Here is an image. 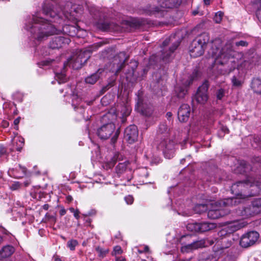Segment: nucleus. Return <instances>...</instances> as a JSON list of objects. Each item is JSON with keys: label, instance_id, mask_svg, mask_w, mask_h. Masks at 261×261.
Listing matches in <instances>:
<instances>
[{"label": "nucleus", "instance_id": "obj_46", "mask_svg": "<svg viewBox=\"0 0 261 261\" xmlns=\"http://www.w3.org/2000/svg\"><path fill=\"white\" fill-rule=\"evenodd\" d=\"M126 202L128 204H131L134 201L133 197L131 196H128L125 198Z\"/></svg>", "mask_w": 261, "mask_h": 261}, {"label": "nucleus", "instance_id": "obj_17", "mask_svg": "<svg viewBox=\"0 0 261 261\" xmlns=\"http://www.w3.org/2000/svg\"><path fill=\"white\" fill-rule=\"evenodd\" d=\"M191 114V108L187 104H182L178 109V118L180 121H187Z\"/></svg>", "mask_w": 261, "mask_h": 261}, {"label": "nucleus", "instance_id": "obj_15", "mask_svg": "<svg viewBox=\"0 0 261 261\" xmlns=\"http://www.w3.org/2000/svg\"><path fill=\"white\" fill-rule=\"evenodd\" d=\"M138 131L137 127L135 125H131L126 127L124 130V139L129 143L135 142L138 139Z\"/></svg>", "mask_w": 261, "mask_h": 261}, {"label": "nucleus", "instance_id": "obj_37", "mask_svg": "<svg viewBox=\"0 0 261 261\" xmlns=\"http://www.w3.org/2000/svg\"><path fill=\"white\" fill-rule=\"evenodd\" d=\"M252 146L254 148H261V137H256L254 139L252 142Z\"/></svg>", "mask_w": 261, "mask_h": 261}, {"label": "nucleus", "instance_id": "obj_34", "mask_svg": "<svg viewBox=\"0 0 261 261\" xmlns=\"http://www.w3.org/2000/svg\"><path fill=\"white\" fill-rule=\"evenodd\" d=\"M249 169V165L244 161H241L240 166L238 167V170L241 173L246 172Z\"/></svg>", "mask_w": 261, "mask_h": 261}, {"label": "nucleus", "instance_id": "obj_52", "mask_svg": "<svg viewBox=\"0 0 261 261\" xmlns=\"http://www.w3.org/2000/svg\"><path fill=\"white\" fill-rule=\"evenodd\" d=\"M66 200L68 202H70L71 201H72L73 200V198L71 196L68 195L66 197Z\"/></svg>", "mask_w": 261, "mask_h": 261}, {"label": "nucleus", "instance_id": "obj_54", "mask_svg": "<svg viewBox=\"0 0 261 261\" xmlns=\"http://www.w3.org/2000/svg\"><path fill=\"white\" fill-rule=\"evenodd\" d=\"M148 250H149V247L148 246H145L144 247V250L143 251H140L139 250V252L140 253H142L143 252H147V251H148Z\"/></svg>", "mask_w": 261, "mask_h": 261}, {"label": "nucleus", "instance_id": "obj_21", "mask_svg": "<svg viewBox=\"0 0 261 261\" xmlns=\"http://www.w3.org/2000/svg\"><path fill=\"white\" fill-rule=\"evenodd\" d=\"M192 82V80L190 79L186 85L179 86L177 85L175 87V93L179 98H183L187 93V86Z\"/></svg>", "mask_w": 261, "mask_h": 261}, {"label": "nucleus", "instance_id": "obj_11", "mask_svg": "<svg viewBox=\"0 0 261 261\" xmlns=\"http://www.w3.org/2000/svg\"><path fill=\"white\" fill-rule=\"evenodd\" d=\"M214 223L203 222L201 223H190L187 225V229L191 231L203 232L211 230L216 227Z\"/></svg>", "mask_w": 261, "mask_h": 261}, {"label": "nucleus", "instance_id": "obj_16", "mask_svg": "<svg viewBox=\"0 0 261 261\" xmlns=\"http://www.w3.org/2000/svg\"><path fill=\"white\" fill-rule=\"evenodd\" d=\"M137 106L139 111L141 112L142 115L146 116H150L153 112L152 106L148 103L141 96H138Z\"/></svg>", "mask_w": 261, "mask_h": 261}, {"label": "nucleus", "instance_id": "obj_27", "mask_svg": "<svg viewBox=\"0 0 261 261\" xmlns=\"http://www.w3.org/2000/svg\"><path fill=\"white\" fill-rule=\"evenodd\" d=\"M72 106L74 109L80 110V113H83V106L81 105L82 100L76 95H73L72 97Z\"/></svg>", "mask_w": 261, "mask_h": 261}, {"label": "nucleus", "instance_id": "obj_43", "mask_svg": "<svg viewBox=\"0 0 261 261\" xmlns=\"http://www.w3.org/2000/svg\"><path fill=\"white\" fill-rule=\"evenodd\" d=\"M217 97L218 99H221L224 95V91L223 89H219L216 93Z\"/></svg>", "mask_w": 261, "mask_h": 261}, {"label": "nucleus", "instance_id": "obj_14", "mask_svg": "<svg viewBox=\"0 0 261 261\" xmlns=\"http://www.w3.org/2000/svg\"><path fill=\"white\" fill-rule=\"evenodd\" d=\"M208 87V82L205 81L198 89L197 92L195 96V99L198 103L203 104L207 101L208 99L207 94Z\"/></svg>", "mask_w": 261, "mask_h": 261}, {"label": "nucleus", "instance_id": "obj_58", "mask_svg": "<svg viewBox=\"0 0 261 261\" xmlns=\"http://www.w3.org/2000/svg\"><path fill=\"white\" fill-rule=\"evenodd\" d=\"M55 261H62L61 259L58 256L55 257Z\"/></svg>", "mask_w": 261, "mask_h": 261}, {"label": "nucleus", "instance_id": "obj_62", "mask_svg": "<svg viewBox=\"0 0 261 261\" xmlns=\"http://www.w3.org/2000/svg\"><path fill=\"white\" fill-rule=\"evenodd\" d=\"M257 178L259 181V184L260 185V187H261V177L260 178L259 177H258Z\"/></svg>", "mask_w": 261, "mask_h": 261}, {"label": "nucleus", "instance_id": "obj_26", "mask_svg": "<svg viewBox=\"0 0 261 261\" xmlns=\"http://www.w3.org/2000/svg\"><path fill=\"white\" fill-rule=\"evenodd\" d=\"M128 56H126L124 52H121L116 57H115V60H117V59H119L120 62V64L117 70V73L122 70L124 66L125 62L128 60Z\"/></svg>", "mask_w": 261, "mask_h": 261}, {"label": "nucleus", "instance_id": "obj_35", "mask_svg": "<svg viewBox=\"0 0 261 261\" xmlns=\"http://www.w3.org/2000/svg\"><path fill=\"white\" fill-rule=\"evenodd\" d=\"M78 245V242L76 240H71L67 242V246L69 249L73 251L75 250V247Z\"/></svg>", "mask_w": 261, "mask_h": 261}, {"label": "nucleus", "instance_id": "obj_59", "mask_svg": "<svg viewBox=\"0 0 261 261\" xmlns=\"http://www.w3.org/2000/svg\"><path fill=\"white\" fill-rule=\"evenodd\" d=\"M198 13V11L197 10H194L192 12V14L193 15H196Z\"/></svg>", "mask_w": 261, "mask_h": 261}, {"label": "nucleus", "instance_id": "obj_39", "mask_svg": "<svg viewBox=\"0 0 261 261\" xmlns=\"http://www.w3.org/2000/svg\"><path fill=\"white\" fill-rule=\"evenodd\" d=\"M122 250L120 246H117L114 248L113 251L112 253V255L117 256V255H120L122 254Z\"/></svg>", "mask_w": 261, "mask_h": 261}, {"label": "nucleus", "instance_id": "obj_51", "mask_svg": "<svg viewBox=\"0 0 261 261\" xmlns=\"http://www.w3.org/2000/svg\"><path fill=\"white\" fill-rule=\"evenodd\" d=\"M172 113L171 112H167L166 114V118H167V119H168L169 120H170V119L172 117Z\"/></svg>", "mask_w": 261, "mask_h": 261}, {"label": "nucleus", "instance_id": "obj_33", "mask_svg": "<svg viewBox=\"0 0 261 261\" xmlns=\"http://www.w3.org/2000/svg\"><path fill=\"white\" fill-rule=\"evenodd\" d=\"M129 164L128 161H125L123 163H120L116 168V172L117 174L122 173L126 169L127 165Z\"/></svg>", "mask_w": 261, "mask_h": 261}, {"label": "nucleus", "instance_id": "obj_40", "mask_svg": "<svg viewBox=\"0 0 261 261\" xmlns=\"http://www.w3.org/2000/svg\"><path fill=\"white\" fill-rule=\"evenodd\" d=\"M223 14V13L220 11L216 13L214 18V21L216 23H220L222 20Z\"/></svg>", "mask_w": 261, "mask_h": 261}, {"label": "nucleus", "instance_id": "obj_6", "mask_svg": "<svg viewBox=\"0 0 261 261\" xmlns=\"http://www.w3.org/2000/svg\"><path fill=\"white\" fill-rule=\"evenodd\" d=\"M209 40L210 37L207 33H203L194 39L189 47L190 56L197 58L203 55L205 46Z\"/></svg>", "mask_w": 261, "mask_h": 261}, {"label": "nucleus", "instance_id": "obj_60", "mask_svg": "<svg viewBox=\"0 0 261 261\" xmlns=\"http://www.w3.org/2000/svg\"><path fill=\"white\" fill-rule=\"evenodd\" d=\"M223 130L225 132V133H228V129L225 127V128H223Z\"/></svg>", "mask_w": 261, "mask_h": 261}, {"label": "nucleus", "instance_id": "obj_53", "mask_svg": "<svg viewBox=\"0 0 261 261\" xmlns=\"http://www.w3.org/2000/svg\"><path fill=\"white\" fill-rule=\"evenodd\" d=\"M66 213V211L65 209H62L60 210V214L61 215V216H63Z\"/></svg>", "mask_w": 261, "mask_h": 261}, {"label": "nucleus", "instance_id": "obj_31", "mask_svg": "<svg viewBox=\"0 0 261 261\" xmlns=\"http://www.w3.org/2000/svg\"><path fill=\"white\" fill-rule=\"evenodd\" d=\"M209 207L208 204H198L194 207V211L195 213L201 214L206 211Z\"/></svg>", "mask_w": 261, "mask_h": 261}, {"label": "nucleus", "instance_id": "obj_47", "mask_svg": "<svg viewBox=\"0 0 261 261\" xmlns=\"http://www.w3.org/2000/svg\"><path fill=\"white\" fill-rule=\"evenodd\" d=\"M236 46H246L248 45V43L245 41H240L236 43Z\"/></svg>", "mask_w": 261, "mask_h": 261}, {"label": "nucleus", "instance_id": "obj_20", "mask_svg": "<svg viewBox=\"0 0 261 261\" xmlns=\"http://www.w3.org/2000/svg\"><path fill=\"white\" fill-rule=\"evenodd\" d=\"M181 3V0H159V4L163 8H173L177 7Z\"/></svg>", "mask_w": 261, "mask_h": 261}, {"label": "nucleus", "instance_id": "obj_32", "mask_svg": "<svg viewBox=\"0 0 261 261\" xmlns=\"http://www.w3.org/2000/svg\"><path fill=\"white\" fill-rule=\"evenodd\" d=\"M233 86L239 87L242 85L243 82V79L239 74L234 75L231 79Z\"/></svg>", "mask_w": 261, "mask_h": 261}, {"label": "nucleus", "instance_id": "obj_44", "mask_svg": "<svg viewBox=\"0 0 261 261\" xmlns=\"http://www.w3.org/2000/svg\"><path fill=\"white\" fill-rule=\"evenodd\" d=\"M20 187V184L18 182H15L10 186V189L12 190H16Z\"/></svg>", "mask_w": 261, "mask_h": 261}, {"label": "nucleus", "instance_id": "obj_57", "mask_svg": "<svg viewBox=\"0 0 261 261\" xmlns=\"http://www.w3.org/2000/svg\"><path fill=\"white\" fill-rule=\"evenodd\" d=\"M191 238V236H189V235L183 236L181 238V241H182L184 238Z\"/></svg>", "mask_w": 261, "mask_h": 261}, {"label": "nucleus", "instance_id": "obj_5", "mask_svg": "<svg viewBox=\"0 0 261 261\" xmlns=\"http://www.w3.org/2000/svg\"><path fill=\"white\" fill-rule=\"evenodd\" d=\"M175 35L171 36L166 39L161 45V54L160 59L163 62H169L173 57V53L177 49L180 44L178 40L173 42Z\"/></svg>", "mask_w": 261, "mask_h": 261}, {"label": "nucleus", "instance_id": "obj_49", "mask_svg": "<svg viewBox=\"0 0 261 261\" xmlns=\"http://www.w3.org/2000/svg\"><path fill=\"white\" fill-rule=\"evenodd\" d=\"M158 59H159V58L158 56H152L151 57V58L150 59V62L151 61H154L155 62H157L158 61Z\"/></svg>", "mask_w": 261, "mask_h": 261}, {"label": "nucleus", "instance_id": "obj_7", "mask_svg": "<svg viewBox=\"0 0 261 261\" xmlns=\"http://www.w3.org/2000/svg\"><path fill=\"white\" fill-rule=\"evenodd\" d=\"M43 13L46 16H49L54 19V22H58V20L60 19H63V17L68 20H71V12H69L65 10V9H62V12L59 13L53 10V2H47L46 1L43 6ZM60 23V22H59Z\"/></svg>", "mask_w": 261, "mask_h": 261}, {"label": "nucleus", "instance_id": "obj_13", "mask_svg": "<svg viewBox=\"0 0 261 261\" xmlns=\"http://www.w3.org/2000/svg\"><path fill=\"white\" fill-rule=\"evenodd\" d=\"M259 233L255 231H249L243 234L240 240V244L244 248H247L255 244L259 238Z\"/></svg>", "mask_w": 261, "mask_h": 261}, {"label": "nucleus", "instance_id": "obj_1", "mask_svg": "<svg viewBox=\"0 0 261 261\" xmlns=\"http://www.w3.org/2000/svg\"><path fill=\"white\" fill-rule=\"evenodd\" d=\"M48 21L52 20L44 18L40 13H37L27 19L25 28L30 32L34 39L38 41L45 39L50 35L60 34L61 32L71 37L79 36L80 30L75 26L66 24L63 27L61 31Z\"/></svg>", "mask_w": 261, "mask_h": 261}, {"label": "nucleus", "instance_id": "obj_64", "mask_svg": "<svg viewBox=\"0 0 261 261\" xmlns=\"http://www.w3.org/2000/svg\"><path fill=\"white\" fill-rule=\"evenodd\" d=\"M42 55H43V56H46L47 55V53L46 52L45 53H42Z\"/></svg>", "mask_w": 261, "mask_h": 261}, {"label": "nucleus", "instance_id": "obj_8", "mask_svg": "<svg viewBox=\"0 0 261 261\" xmlns=\"http://www.w3.org/2000/svg\"><path fill=\"white\" fill-rule=\"evenodd\" d=\"M115 124L113 123H109L103 125L97 130V135L101 139L106 140L109 138L112 135L111 141L114 143L116 142L119 135V129L116 131Z\"/></svg>", "mask_w": 261, "mask_h": 261}, {"label": "nucleus", "instance_id": "obj_42", "mask_svg": "<svg viewBox=\"0 0 261 261\" xmlns=\"http://www.w3.org/2000/svg\"><path fill=\"white\" fill-rule=\"evenodd\" d=\"M69 211H70L71 213H73V215L76 219H79L80 218V211H79V210H74V208L70 207L69 208Z\"/></svg>", "mask_w": 261, "mask_h": 261}, {"label": "nucleus", "instance_id": "obj_55", "mask_svg": "<svg viewBox=\"0 0 261 261\" xmlns=\"http://www.w3.org/2000/svg\"><path fill=\"white\" fill-rule=\"evenodd\" d=\"M19 123V118H17L16 119L14 120V124L16 125L17 124H18V123Z\"/></svg>", "mask_w": 261, "mask_h": 261}, {"label": "nucleus", "instance_id": "obj_24", "mask_svg": "<svg viewBox=\"0 0 261 261\" xmlns=\"http://www.w3.org/2000/svg\"><path fill=\"white\" fill-rule=\"evenodd\" d=\"M15 249L12 246L8 245L4 247L0 251V257L6 258L11 256Z\"/></svg>", "mask_w": 261, "mask_h": 261}, {"label": "nucleus", "instance_id": "obj_9", "mask_svg": "<svg viewBox=\"0 0 261 261\" xmlns=\"http://www.w3.org/2000/svg\"><path fill=\"white\" fill-rule=\"evenodd\" d=\"M261 212V198L253 200L251 204L237 211L238 215L245 218L253 216Z\"/></svg>", "mask_w": 261, "mask_h": 261}, {"label": "nucleus", "instance_id": "obj_36", "mask_svg": "<svg viewBox=\"0 0 261 261\" xmlns=\"http://www.w3.org/2000/svg\"><path fill=\"white\" fill-rule=\"evenodd\" d=\"M95 249L97 252L98 253V256L102 258L109 251L108 250H104L99 246L96 247Z\"/></svg>", "mask_w": 261, "mask_h": 261}, {"label": "nucleus", "instance_id": "obj_38", "mask_svg": "<svg viewBox=\"0 0 261 261\" xmlns=\"http://www.w3.org/2000/svg\"><path fill=\"white\" fill-rule=\"evenodd\" d=\"M230 227L231 228V230L234 231L241 228L243 226L238 222H234L230 224Z\"/></svg>", "mask_w": 261, "mask_h": 261}, {"label": "nucleus", "instance_id": "obj_19", "mask_svg": "<svg viewBox=\"0 0 261 261\" xmlns=\"http://www.w3.org/2000/svg\"><path fill=\"white\" fill-rule=\"evenodd\" d=\"M206 246V242L203 240H201L182 246L181 250L182 252H189L199 248L204 247Z\"/></svg>", "mask_w": 261, "mask_h": 261}, {"label": "nucleus", "instance_id": "obj_28", "mask_svg": "<svg viewBox=\"0 0 261 261\" xmlns=\"http://www.w3.org/2000/svg\"><path fill=\"white\" fill-rule=\"evenodd\" d=\"M123 156L119 153H116L111 161H109L106 165L107 169H111L113 168L117 161L122 160Z\"/></svg>", "mask_w": 261, "mask_h": 261}, {"label": "nucleus", "instance_id": "obj_25", "mask_svg": "<svg viewBox=\"0 0 261 261\" xmlns=\"http://www.w3.org/2000/svg\"><path fill=\"white\" fill-rule=\"evenodd\" d=\"M113 23H110L108 21H105L102 23H99L98 27L99 29L103 31H117L118 29L117 27H114Z\"/></svg>", "mask_w": 261, "mask_h": 261}, {"label": "nucleus", "instance_id": "obj_29", "mask_svg": "<svg viewBox=\"0 0 261 261\" xmlns=\"http://www.w3.org/2000/svg\"><path fill=\"white\" fill-rule=\"evenodd\" d=\"M251 88L253 91L258 94H261V80L255 79L252 80Z\"/></svg>", "mask_w": 261, "mask_h": 261}, {"label": "nucleus", "instance_id": "obj_30", "mask_svg": "<svg viewBox=\"0 0 261 261\" xmlns=\"http://www.w3.org/2000/svg\"><path fill=\"white\" fill-rule=\"evenodd\" d=\"M24 140V139L21 137H17L14 139V146L15 149L18 151H21L23 145Z\"/></svg>", "mask_w": 261, "mask_h": 261}, {"label": "nucleus", "instance_id": "obj_45", "mask_svg": "<svg viewBox=\"0 0 261 261\" xmlns=\"http://www.w3.org/2000/svg\"><path fill=\"white\" fill-rule=\"evenodd\" d=\"M6 149L3 146H0V158L6 154Z\"/></svg>", "mask_w": 261, "mask_h": 261}, {"label": "nucleus", "instance_id": "obj_18", "mask_svg": "<svg viewBox=\"0 0 261 261\" xmlns=\"http://www.w3.org/2000/svg\"><path fill=\"white\" fill-rule=\"evenodd\" d=\"M70 40L65 37L58 36L55 37L50 43V47L53 49L59 48L63 46L68 44Z\"/></svg>", "mask_w": 261, "mask_h": 261}, {"label": "nucleus", "instance_id": "obj_22", "mask_svg": "<svg viewBox=\"0 0 261 261\" xmlns=\"http://www.w3.org/2000/svg\"><path fill=\"white\" fill-rule=\"evenodd\" d=\"M104 71L102 69H99L95 73L87 77L85 81L87 84H94L100 78L102 73Z\"/></svg>", "mask_w": 261, "mask_h": 261}, {"label": "nucleus", "instance_id": "obj_12", "mask_svg": "<svg viewBox=\"0 0 261 261\" xmlns=\"http://www.w3.org/2000/svg\"><path fill=\"white\" fill-rule=\"evenodd\" d=\"M159 147L161 148L166 158L170 159L173 156L175 143L168 138H164L160 143Z\"/></svg>", "mask_w": 261, "mask_h": 261}, {"label": "nucleus", "instance_id": "obj_48", "mask_svg": "<svg viewBox=\"0 0 261 261\" xmlns=\"http://www.w3.org/2000/svg\"><path fill=\"white\" fill-rule=\"evenodd\" d=\"M115 261H125L124 258H123L122 257H118L117 256H115Z\"/></svg>", "mask_w": 261, "mask_h": 261}, {"label": "nucleus", "instance_id": "obj_41", "mask_svg": "<svg viewBox=\"0 0 261 261\" xmlns=\"http://www.w3.org/2000/svg\"><path fill=\"white\" fill-rule=\"evenodd\" d=\"M50 61L44 60L39 62L38 65L40 68H44L45 66H48L50 64Z\"/></svg>", "mask_w": 261, "mask_h": 261}, {"label": "nucleus", "instance_id": "obj_4", "mask_svg": "<svg viewBox=\"0 0 261 261\" xmlns=\"http://www.w3.org/2000/svg\"><path fill=\"white\" fill-rule=\"evenodd\" d=\"M222 40L217 38L211 42V48L208 54L214 59L215 65H225L233 55V50L231 43L228 42L225 46L220 49Z\"/></svg>", "mask_w": 261, "mask_h": 261}, {"label": "nucleus", "instance_id": "obj_61", "mask_svg": "<svg viewBox=\"0 0 261 261\" xmlns=\"http://www.w3.org/2000/svg\"><path fill=\"white\" fill-rule=\"evenodd\" d=\"M43 208H44V209L47 210L48 209V205H47V204H45L43 206Z\"/></svg>", "mask_w": 261, "mask_h": 261}, {"label": "nucleus", "instance_id": "obj_63", "mask_svg": "<svg viewBox=\"0 0 261 261\" xmlns=\"http://www.w3.org/2000/svg\"><path fill=\"white\" fill-rule=\"evenodd\" d=\"M129 111H128V109H127V112L125 114V115H127L129 114Z\"/></svg>", "mask_w": 261, "mask_h": 261}, {"label": "nucleus", "instance_id": "obj_56", "mask_svg": "<svg viewBox=\"0 0 261 261\" xmlns=\"http://www.w3.org/2000/svg\"><path fill=\"white\" fill-rule=\"evenodd\" d=\"M204 3L206 5H209L210 4L211 0H203Z\"/></svg>", "mask_w": 261, "mask_h": 261}, {"label": "nucleus", "instance_id": "obj_50", "mask_svg": "<svg viewBox=\"0 0 261 261\" xmlns=\"http://www.w3.org/2000/svg\"><path fill=\"white\" fill-rule=\"evenodd\" d=\"M111 87V85H107L106 86L104 87L102 89V93H103L104 92H105L106 91H107L109 88L110 87Z\"/></svg>", "mask_w": 261, "mask_h": 261}, {"label": "nucleus", "instance_id": "obj_23", "mask_svg": "<svg viewBox=\"0 0 261 261\" xmlns=\"http://www.w3.org/2000/svg\"><path fill=\"white\" fill-rule=\"evenodd\" d=\"M169 132L170 128L168 127L166 122H162L159 125L157 131L158 135H162L164 138H167Z\"/></svg>", "mask_w": 261, "mask_h": 261}, {"label": "nucleus", "instance_id": "obj_10", "mask_svg": "<svg viewBox=\"0 0 261 261\" xmlns=\"http://www.w3.org/2000/svg\"><path fill=\"white\" fill-rule=\"evenodd\" d=\"M220 202L211 203L209 204V209L207 212V217L210 219H218L225 215L224 212L221 209L222 204L223 206H230V205H224L223 201Z\"/></svg>", "mask_w": 261, "mask_h": 261}, {"label": "nucleus", "instance_id": "obj_3", "mask_svg": "<svg viewBox=\"0 0 261 261\" xmlns=\"http://www.w3.org/2000/svg\"><path fill=\"white\" fill-rule=\"evenodd\" d=\"M94 50L93 47H90L88 49L79 51L75 55L68 59L66 62L64 63V67L61 72L56 71V80L59 84L65 83L67 81L65 75V67L66 66L71 67L74 69H79L90 58L91 53Z\"/></svg>", "mask_w": 261, "mask_h": 261}, {"label": "nucleus", "instance_id": "obj_2", "mask_svg": "<svg viewBox=\"0 0 261 261\" xmlns=\"http://www.w3.org/2000/svg\"><path fill=\"white\" fill-rule=\"evenodd\" d=\"M231 191L236 197L224 199V205H235L240 202L238 199L253 196L261 192V187L257 178L249 177L246 180L239 181L231 186Z\"/></svg>", "mask_w": 261, "mask_h": 261}]
</instances>
